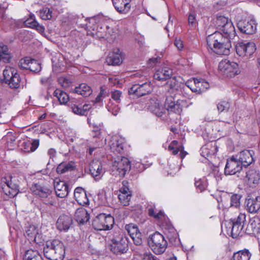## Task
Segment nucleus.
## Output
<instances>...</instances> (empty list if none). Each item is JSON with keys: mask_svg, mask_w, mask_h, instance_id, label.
Segmentation results:
<instances>
[{"mask_svg": "<svg viewBox=\"0 0 260 260\" xmlns=\"http://www.w3.org/2000/svg\"><path fill=\"white\" fill-rule=\"evenodd\" d=\"M221 30L224 36L219 31H215L207 37L208 49L219 55L229 54L231 44L230 39L236 36V31L233 23L230 20Z\"/></svg>", "mask_w": 260, "mask_h": 260, "instance_id": "nucleus-1", "label": "nucleus"}, {"mask_svg": "<svg viewBox=\"0 0 260 260\" xmlns=\"http://www.w3.org/2000/svg\"><path fill=\"white\" fill-rule=\"evenodd\" d=\"M85 23H79L78 25L84 28L95 38L101 39L107 37L110 34L109 26L102 15H98L85 19Z\"/></svg>", "mask_w": 260, "mask_h": 260, "instance_id": "nucleus-2", "label": "nucleus"}, {"mask_svg": "<svg viewBox=\"0 0 260 260\" xmlns=\"http://www.w3.org/2000/svg\"><path fill=\"white\" fill-rule=\"evenodd\" d=\"M44 254L50 260H63L65 254L63 244L57 239L47 241L44 248Z\"/></svg>", "mask_w": 260, "mask_h": 260, "instance_id": "nucleus-3", "label": "nucleus"}, {"mask_svg": "<svg viewBox=\"0 0 260 260\" xmlns=\"http://www.w3.org/2000/svg\"><path fill=\"white\" fill-rule=\"evenodd\" d=\"M111 250L115 254H121L126 252L128 250V242L126 237L118 230L114 232L111 239Z\"/></svg>", "mask_w": 260, "mask_h": 260, "instance_id": "nucleus-4", "label": "nucleus"}, {"mask_svg": "<svg viewBox=\"0 0 260 260\" xmlns=\"http://www.w3.org/2000/svg\"><path fill=\"white\" fill-rule=\"evenodd\" d=\"M176 95H167L164 103L165 109L170 112L180 114L183 108H187L192 103L185 100L176 99Z\"/></svg>", "mask_w": 260, "mask_h": 260, "instance_id": "nucleus-5", "label": "nucleus"}, {"mask_svg": "<svg viewBox=\"0 0 260 260\" xmlns=\"http://www.w3.org/2000/svg\"><path fill=\"white\" fill-rule=\"evenodd\" d=\"M148 244L152 251L156 254H162L168 246V243L164 236L157 232L149 236Z\"/></svg>", "mask_w": 260, "mask_h": 260, "instance_id": "nucleus-6", "label": "nucleus"}, {"mask_svg": "<svg viewBox=\"0 0 260 260\" xmlns=\"http://www.w3.org/2000/svg\"><path fill=\"white\" fill-rule=\"evenodd\" d=\"M131 165L129 159L125 157L117 158L112 164L110 172L113 176L122 178L129 172Z\"/></svg>", "mask_w": 260, "mask_h": 260, "instance_id": "nucleus-7", "label": "nucleus"}, {"mask_svg": "<svg viewBox=\"0 0 260 260\" xmlns=\"http://www.w3.org/2000/svg\"><path fill=\"white\" fill-rule=\"evenodd\" d=\"M3 76L5 83L10 88L17 89L20 87L21 79L15 68L6 67L3 71Z\"/></svg>", "mask_w": 260, "mask_h": 260, "instance_id": "nucleus-8", "label": "nucleus"}, {"mask_svg": "<svg viewBox=\"0 0 260 260\" xmlns=\"http://www.w3.org/2000/svg\"><path fill=\"white\" fill-rule=\"evenodd\" d=\"M114 223V218L110 215H106L104 213L98 215L92 222L93 228L97 231L109 230L111 229Z\"/></svg>", "mask_w": 260, "mask_h": 260, "instance_id": "nucleus-9", "label": "nucleus"}, {"mask_svg": "<svg viewBox=\"0 0 260 260\" xmlns=\"http://www.w3.org/2000/svg\"><path fill=\"white\" fill-rule=\"evenodd\" d=\"M218 69L223 75L229 77H233L240 73L238 64L228 60L221 61L218 65Z\"/></svg>", "mask_w": 260, "mask_h": 260, "instance_id": "nucleus-10", "label": "nucleus"}, {"mask_svg": "<svg viewBox=\"0 0 260 260\" xmlns=\"http://www.w3.org/2000/svg\"><path fill=\"white\" fill-rule=\"evenodd\" d=\"M153 90V85L150 82H146L143 83H139L133 85L129 89L128 93L131 95H135L137 96H142L148 94Z\"/></svg>", "mask_w": 260, "mask_h": 260, "instance_id": "nucleus-11", "label": "nucleus"}, {"mask_svg": "<svg viewBox=\"0 0 260 260\" xmlns=\"http://www.w3.org/2000/svg\"><path fill=\"white\" fill-rule=\"evenodd\" d=\"M242 166L236 156H233L227 159L224 168V173L226 175H234L242 170Z\"/></svg>", "mask_w": 260, "mask_h": 260, "instance_id": "nucleus-12", "label": "nucleus"}, {"mask_svg": "<svg viewBox=\"0 0 260 260\" xmlns=\"http://www.w3.org/2000/svg\"><path fill=\"white\" fill-rule=\"evenodd\" d=\"M237 53L240 56H251L256 50V45L253 42H248L244 43L241 42L238 43L236 47Z\"/></svg>", "mask_w": 260, "mask_h": 260, "instance_id": "nucleus-13", "label": "nucleus"}, {"mask_svg": "<svg viewBox=\"0 0 260 260\" xmlns=\"http://www.w3.org/2000/svg\"><path fill=\"white\" fill-rule=\"evenodd\" d=\"M125 229L136 245L142 244V234L136 225L133 223L126 224Z\"/></svg>", "mask_w": 260, "mask_h": 260, "instance_id": "nucleus-14", "label": "nucleus"}, {"mask_svg": "<svg viewBox=\"0 0 260 260\" xmlns=\"http://www.w3.org/2000/svg\"><path fill=\"white\" fill-rule=\"evenodd\" d=\"M254 154L253 150L245 149L240 151L236 156L243 166L247 167L254 161Z\"/></svg>", "mask_w": 260, "mask_h": 260, "instance_id": "nucleus-15", "label": "nucleus"}, {"mask_svg": "<svg viewBox=\"0 0 260 260\" xmlns=\"http://www.w3.org/2000/svg\"><path fill=\"white\" fill-rule=\"evenodd\" d=\"M73 224L72 217L66 214L60 215L56 221V228L60 231H68Z\"/></svg>", "mask_w": 260, "mask_h": 260, "instance_id": "nucleus-16", "label": "nucleus"}, {"mask_svg": "<svg viewBox=\"0 0 260 260\" xmlns=\"http://www.w3.org/2000/svg\"><path fill=\"white\" fill-rule=\"evenodd\" d=\"M90 172L95 181L101 180L105 171L101 162L93 161L90 166Z\"/></svg>", "mask_w": 260, "mask_h": 260, "instance_id": "nucleus-17", "label": "nucleus"}, {"mask_svg": "<svg viewBox=\"0 0 260 260\" xmlns=\"http://www.w3.org/2000/svg\"><path fill=\"white\" fill-rule=\"evenodd\" d=\"M237 27L240 31L246 34H252L256 30V25L252 20H240L237 23Z\"/></svg>", "mask_w": 260, "mask_h": 260, "instance_id": "nucleus-18", "label": "nucleus"}, {"mask_svg": "<svg viewBox=\"0 0 260 260\" xmlns=\"http://www.w3.org/2000/svg\"><path fill=\"white\" fill-rule=\"evenodd\" d=\"M31 192L42 198H46L51 193V190L40 183H35L30 187Z\"/></svg>", "mask_w": 260, "mask_h": 260, "instance_id": "nucleus-19", "label": "nucleus"}, {"mask_svg": "<svg viewBox=\"0 0 260 260\" xmlns=\"http://www.w3.org/2000/svg\"><path fill=\"white\" fill-rule=\"evenodd\" d=\"M131 0H112L113 5L120 14H127L131 9Z\"/></svg>", "mask_w": 260, "mask_h": 260, "instance_id": "nucleus-20", "label": "nucleus"}, {"mask_svg": "<svg viewBox=\"0 0 260 260\" xmlns=\"http://www.w3.org/2000/svg\"><path fill=\"white\" fill-rule=\"evenodd\" d=\"M54 189L58 197L63 198L67 196L69 193V187L64 181H54Z\"/></svg>", "mask_w": 260, "mask_h": 260, "instance_id": "nucleus-21", "label": "nucleus"}, {"mask_svg": "<svg viewBox=\"0 0 260 260\" xmlns=\"http://www.w3.org/2000/svg\"><path fill=\"white\" fill-rule=\"evenodd\" d=\"M193 82L191 81H187L186 83V85L193 92L201 93L202 92L203 88L201 86H200V84H203L204 83H205L206 84L205 88L206 89H208L209 88L208 83L205 81L203 79L193 78Z\"/></svg>", "mask_w": 260, "mask_h": 260, "instance_id": "nucleus-22", "label": "nucleus"}, {"mask_svg": "<svg viewBox=\"0 0 260 260\" xmlns=\"http://www.w3.org/2000/svg\"><path fill=\"white\" fill-rule=\"evenodd\" d=\"M124 140L121 138L115 137L110 143V149L116 154H122L124 152Z\"/></svg>", "mask_w": 260, "mask_h": 260, "instance_id": "nucleus-23", "label": "nucleus"}, {"mask_svg": "<svg viewBox=\"0 0 260 260\" xmlns=\"http://www.w3.org/2000/svg\"><path fill=\"white\" fill-rule=\"evenodd\" d=\"M173 75L172 70L168 67H163L158 69L154 75L155 79L164 81L170 79Z\"/></svg>", "mask_w": 260, "mask_h": 260, "instance_id": "nucleus-24", "label": "nucleus"}, {"mask_svg": "<svg viewBox=\"0 0 260 260\" xmlns=\"http://www.w3.org/2000/svg\"><path fill=\"white\" fill-rule=\"evenodd\" d=\"M74 198L78 203L84 206L89 204V201L85 190L82 187H78L74 190Z\"/></svg>", "mask_w": 260, "mask_h": 260, "instance_id": "nucleus-25", "label": "nucleus"}, {"mask_svg": "<svg viewBox=\"0 0 260 260\" xmlns=\"http://www.w3.org/2000/svg\"><path fill=\"white\" fill-rule=\"evenodd\" d=\"M247 209L250 213H256L260 208V197L249 199L246 201Z\"/></svg>", "mask_w": 260, "mask_h": 260, "instance_id": "nucleus-26", "label": "nucleus"}, {"mask_svg": "<svg viewBox=\"0 0 260 260\" xmlns=\"http://www.w3.org/2000/svg\"><path fill=\"white\" fill-rule=\"evenodd\" d=\"M75 218L77 222L83 224L89 220V214L85 209L81 207L76 211Z\"/></svg>", "mask_w": 260, "mask_h": 260, "instance_id": "nucleus-27", "label": "nucleus"}, {"mask_svg": "<svg viewBox=\"0 0 260 260\" xmlns=\"http://www.w3.org/2000/svg\"><path fill=\"white\" fill-rule=\"evenodd\" d=\"M24 23L26 26L35 28L40 32L44 31L45 28L44 26L38 23L35 19V16L34 14H30L29 17L24 22Z\"/></svg>", "mask_w": 260, "mask_h": 260, "instance_id": "nucleus-28", "label": "nucleus"}, {"mask_svg": "<svg viewBox=\"0 0 260 260\" xmlns=\"http://www.w3.org/2000/svg\"><path fill=\"white\" fill-rule=\"evenodd\" d=\"M73 92L87 97L92 93V90L87 84L85 83H82L78 86L76 87L73 89Z\"/></svg>", "mask_w": 260, "mask_h": 260, "instance_id": "nucleus-29", "label": "nucleus"}, {"mask_svg": "<svg viewBox=\"0 0 260 260\" xmlns=\"http://www.w3.org/2000/svg\"><path fill=\"white\" fill-rule=\"evenodd\" d=\"M149 108L150 110L157 116H161L164 113L163 108L157 100H151Z\"/></svg>", "mask_w": 260, "mask_h": 260, "instance_id": "nucleus-30", "label": "nucleus"}, {"mask_svg": "<svg viewBox=\"0 0 260 260\" xmlns=\"http://www.w3.org/2000/svg\"><path fill=\"white\" fill-rule=\"evenodd\" d=\"M122 61L123 56L121 53L119 52L110 53L107 59V61L113 66L120 64Z\"/></svg>", "mask_w": 260, "mask_h": 260, "instance_id": "nucleus-31", "label": "nucleus"}, {"mask_svg": "<svg viewBox=\"0 0 260 260\" xmlns=\"http://www.w3.org/2000/svg\"><path fill=\"white\" fill-rule=\"evenodd\" d=\"M11 56L8 46L3 43H0V61L10 62Z\"/></svg>", "mask_w": 260, "mask_h": 260, "instance_id": "nucleus-32", "label": "nucleus"}, {"mask_svg": "<svg viewBox=\"0 0 260 260\" xmlns=\"http://www.w3.org/2000/svg\"><path fill=\"white\" fill-rule=\"evenodd\" d=\"M5 193L10 198L14 197L18 193V189L11 182H7L3 187Z\"/></svg>", "mask_w": 260, "mask_h": 260, "instance_id": "nucleus-33", "label": "nucleus"}, {"mask_svg": "<svg viewBox=\"0 0 260 260\" xmlns=\"http://www.w3.org/2000/svg\"><path fill=\"white\" fill-rule=\"evenodd\" d=\"M147 210L148 215L155 219H160L164 216V212L159 210L157 212L155 205L152 203L148 205Z\"/></svg>", "mask_w": 260, "mask_h": 260, "instance_id": "nucleus-34", "label": "nucleus"}, {"mask_svg": "<svg viewBox=\"0 0 260 260\" xmlns=\"http://www.w3.org/2000/svg\"><path fill=\"white\" fill-rule=\"evenodd\" d=\"M246 178L250 185L257 184L259 180V175L256 171L250 170L246 172Z\"/></svg>", "mask_w": 260, "mask_h": 260, "instance_id": "nucleus-35", "label": "nucleus"}, {"mask_svg": "<svg viewBox=\"0 0 260 260\" xmlns=\"http://www.w3.org/2000/svg\"><path fill=\"white\" fill-rule=\"evenodd\" d=\"M53 95L58 99L60 104H66L69 101L68 94L66 92L59 89H56L54 91Z\"/></svg>", "mask_w": 260, "mask_h": 260, "instance_id": "nucleus-36", "label": "nucleus"}, {"mask_svg": "<svg viewBox=\"0 0 260 260\" xmlns=\"http://www.w3.org/2000/svg\"><path fill=\"white\" fill-rule=\"evenodd\" d=\"M24 148L23 151L25 152H30L35 151L39 145V140L38 139L34 140L32 142H24L23 143Z\"/></svg>", "mask_w": 260, "mask_h": 260, "instance_id": "nucleus-37", "label": "nucleus"}, {"mask_svg": "<svg viewBox=\"0 0 260 260\" xmlns=\"http://www.w3.org/2000/svg\"><path fill=\"white\" fill-rule=\"evenodd\" d=\"M251 254L248 250L240 251L234 253L233 260H249Z\"/></svg>", "mask_w": 260, "mask_h": 260, "instance_id": "nucleus-38", "label": "nucleus"}, {"mask_svg": "<svg viewBox=\"0 0 260 260\" xmlns=\"http://www.w3.org/2000/svg\"><path fill=\"white\" fill-rule=\"evenodd\" d=\"M73 166L71 162H62L58 165L56 168V172L58 174H63L69 171H71Z\"/></svg>", "mask_w": 260, "mask_h": 260, "instance_id": "nucleus-39", "label": "nucleus"}, {"mask_svg": "<svg viewBox=\"0 0 260 260\" xmlns=\"http://www.w3.org/2000/svg\"><path fill=\"white\" fill-rule=\"evenodd\" d=\"M165 233L171 242H175L178 237V234L173 227L165 229Z\"/></svg>", "mask_w": 260, "mask_h": 260, "instance_id": "nucleus-40", "label": "nucleus"}, {"mask_svg": "<svg viewBox=\"0 0 260 260\" xmlns=\"http://www.w3.org/2000/svg\"><path fill=\"white\" fill-rule=\"evenodd\" d=\"M69 107L74 114L79 115H83V111H82V106L81 104H78L77 102H70Z\"/></svg>", "mask_w": 260, "mask_h": 260, "instance_id": "nucleus-41", "label": "nucleus"}, {"mask_svg": "<svg viewBox=\"0 0 260 260\" xmlns=\"http://www.w3.org/2000/svg\"><path fill=\"white\" fill-rule=\"evenodd\" d=\"M231 234L233 238H235L239 236L243 230V225L232 223Z\"/></svg>", "mask_w": 260, "mask_h": 260, "instance_id": "nucleus-42", "label": "nucleus"}, {"mask_svg": "<svg viewBox=\"0 0 260 260\" xmlns=\"http://www.w3.org/2000/svg\"><path fill=\"white\" fill-rule=\"evenodd\" d=\"M194 185L200 192L204 191L207 187V183L205 178L196 180Z\"/></svg>", "mask_w": 260, "mask_h": 260, "instance_id": "nucleus-43", "label": "nucleus"}, {"mask_svg": "<svg viewBox=\"0 0 260 260\" xmlns=\"http://www.w3.org/2000/svg\"><path fill=\"white\" fill-rule=\"evenodd\" d=\"M28 70L34 73H38L41 70V64L35 59H31Z\"/></svg>", "mask_w": 260, "mask_h": 260, "instance_id": "nucleus-44", "label": "nucleus"}, {"mask_svg": "<svg viewBox=\"0 0 260 260\" xmlns=\"http://www.w3.org/2000/svg\"><path fill=\"white\" fill-rule=\"evenodd\" d=\"M40 16L44 20H49L52 18V11L48 8H44L40 11Z\"/></svg>", "mask_w": 260, "mask_h": 260, "instance_id": "nucleus-45", "label": "nucleus"}, {"mask_svg": "<svg viewBox=\"0 0 260 260\" xmlns=\"http://www.w3.org/2000/svg\"><path fill=\"white\" fill-rule=\"evenodd\" d=\"M131 197L132 194L120 193L118 195V198L121 204L125 206H127L129 205Z\"/></svg>", "mask_w": 260, "mask_h": 260, "instance_id": "nucleus-46", "label": "nucleus"}, {"mask_svg": "<svg viewBox=\"0 0 260 260\" xmlns=\"http://www.w3.org/2000/svg\"><path fill=\"white\" fill-rule=\"evenodd\" d=\"M107 108L108 111L114 116L117 115L120 111L118 105L115 104L111 101L108 103Z\"/></svg>", "mask_w": 260, "mask_h": 260, "instance_id": "nucleus-47", "label": "nucleus"}, {"mask_svg": "<svg viewBox=\"0 0 260 260\" xmlns=\"http://www.w3.org/2000/svg\"><path fill=\"white\" fill-rule=\"evenodd\" d=\"M230 107V103L226 101H221L217 105V108L219 112L228 111Z\"/></svg>", "mask_w": 260, "mask_h": 260, "instance_id": "nucleus-48", "label": "nucleus"}, {"mask_svg": "<svg viewBox=\"0 0 260 260\" xmlns=\"http://www.w3.org/2000/svg\"><path fill=\"white\" fill-rule=\"evenodd\" d=\"M230 21V20H229L228 18L224 16H218L216 18V24L217 27L219 29H220L224 25H225Z\"/></svg>", "mask_w": 260, "mask_h": 260, "instance_id": "nucleus-49", "label": "nucleus"}, {"mask_svg": "<svg viewBox=\"0 0 260 260\" xmlns=\"http://www.w3.org/2000/svg\"><path fill=\"white\" fill-rule=\"evenodd\" d=\"M231 221L233 223L240 224L244 226V223L246 221V215L243 213H240L237 218L231 219Z\"/></svg>", "mask_w": 260, "mask_h": 260, "instance_id": "nucleus-50", "label": "nucleus"}, {"mask_svg": "<svg viewBox=\"0 0 260 260\" xmlns=\"http://www.w3.org/2000/svg\"><path fill=\"white\" fill-rule=\"evenodd\" d=\"M37 255H40V254L38 251L30 249L25 252L23 258L24 260H31L37 257Z\"/></svg>", "mask_w": 260, "mask_h": 260, "instance_id": "nucleus-51", "label": "nucleus"}, {"mask_svg": "<svg viewBox=\"0 0 260 260\" xmlns=\"http://www.w3.org/2000/svg\"><path fill=\"white\" fill-rule=\"evenodd\" d=\"M26 234L28 237L34 238L38 234V230L35 225H30L27 228Z\"/></svg>", "mask_w": 260, "mask_h": 260, "instance_id": "nucleus-52", "label": "nucleus"}, {"mask_svg": "<svg viewBox=\"0 0 260 260\" xmlns=\"http://www.w3.org/2000/svg\"><path fill=\"white\" fill-rule=\"evenodd\" d=\"M177 144L178 142L176 140H174L171 142L168 147L169 150L172 151V154L174 155H176L180 151L179 148L177 146Z\"/></svg>", "mask_w": 260, "mask_h": 260, "instance_id": "nucleus-53", "label": "nucleus"}, {"mask_svg": "<svg viewBox=\"0 0 260 260\" xmlns=\"http://www.w3.org/2000/svg\"><path fill=\"white\" fill-rule=\"evenodd\" d=\"M240 197L239 195L233 194L231 197V206L238 207L240 206Z\"/></svg>", "mask_w": 260, "mask_h": 260, "instance_id": "nucleus-54", "label": "nucleus"}, {"mask_svg": "<svg viewBox=\"0 0 260 260\" xmlns=\"http://www.w3.org/2000/svg\"><path fill=\"white\" fill-rule=\"evenodd\" d=\"M58 82L64 88L70 87L71 84V80L64 77H60L58 78Z\"/></svg>", "mask_w": 260, "mask_h": 260, "instance_id": "nucleus-55", "label": "nucleus"}, {"mask_svg": "<svg viewBox=\"0 0 260 260\" xmlns=\"http://www.w3.org/2000/svg\"><path fill=\"white\" fill-rule=\"evenodd\" d=\"M122 186L120 189V193L123 194H131V191H129V188L128 187V182L126 181H123L122 182Z\"/></svg>", "mask_w": 260, "mask_h": 260, "instance_id": "nucleus-56", "label": "nucleus"}, {"mask_svg": "<svg viewBox=\"0 0 260 260\" xmlns=\"http://www.w3.org/2000/svg\"><path fill=\"white\" fill-rule=\"evenodd\" d=\"M121 95L122 92L119 90H116L112 92L111 97L116 103H119Z\"/></svg>", "mask_w": 260, "mask_h": 260, "instance_id": "nucleus-57", "label": "nucleus"}, {"mask_svg": "<svg viewBox=\"0 0 260 260\" xmlns=\"http://www.w3.org/2000/svg\"><path fill=\"white\" fill-rule=\"evenodd\" d=\"M31 59L28 58L22 59L19 62V66L21 68L28 70L29 63H30Z\"/></svg>", "mask_w": 260, "mask_h": 260, "instance_id": "nucleus-58", "label": "nucleus"}, {"mask_svg": "<svg viewBox=\"0 0 260 260\" xmlns=\"http://www.w3.org/2000/svg\"><path fill=\"white\" fill-rule=\"evenodd\" d=\"M106 92L105 90L102 88H101V91L99 94L98 95L96 98L95 99V103H99L101 102L103 100V98L106 97Z\"/></svg>", "mask_w": 260, "mask_h": 260, "instance_id": "nucleus-59", "label": "nucleus"}, {"mask_svg": "<svg viewBox=\"0 0 260 260\" xmlns=\"http://www.w3.org/2000/svg\"><path fill=\"white\" fill-rule=\"evenodd\" d=\"M143 260H159L150 252H145L143 255Z\"/></svg>", "mask_w": 260, "mask_h": 260, "instance_id": "nucleus-60", "label": "nucleus"}, {"mask_svg": "<svg viewBox=\"0 0 260 260\" xmlns=\"http://www.w3.org/2000/svg\"><path fill=\"white\" fill-rule=\"evenodd\" d=\"M201 151L202 155L204 157H208L212 154H214V152H211L209 151V148L207 147V146L203 147L201 149Z\"/></svg>", "mask_w": 260, "mask_h": 260, "instance_id": "nucleus-61", "label": "nucleus"}, {"mask_svg": "<svg viewBox=\"0 0 260 260\" xmlns=\"http://www.w3.org/2000/svg\"><path fill=\"white\" fill-rule=\"evenodd\" d=\"M172 160H170V161L168 162V164L169 166V168L170 169V174L174 173L178 171L179 170V165L176 164H173V165L171 164Z\"/></svg>", "mask_w": 260, "mask_h": 260, "instance_id": "nucleus-62", "label": "nucleus"}, {"mask_svg": "<svg viewBox=\"0 0 260 260\" xmlns=\"http://www.w3.org/2000/svg\"><path fill=\"white\" fill-rule=\"evenodd\" d=\"M174 45L179 50H182L184 47L183 42L180 39L176 38L174 41Z\"/></svg>", "mask_w": 260, "mask_h": 260, "instance_id": "nucleus-63", "label": "nucleus"}, {"mask_svg": "<svg viewBox=\"0 0 260 260\" xmlns=\"http://www.w3.org/2000/svg\"><path fill=\"white\" fill-rule=\"evenodd\" d=\"M196 16L194 14H190L188 17V23L190 25H193L196 23Z\"/></svg>", "mask_w": 260, "mask_h": 260, "instance_id": "nucleus-64", "label": "nucleus"}]
</instances>
